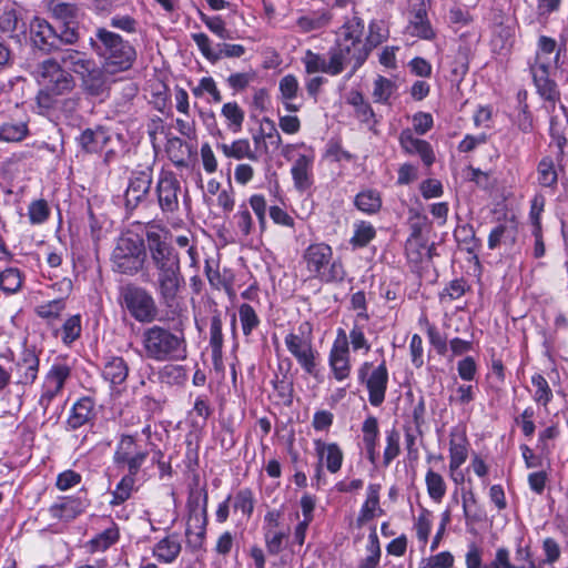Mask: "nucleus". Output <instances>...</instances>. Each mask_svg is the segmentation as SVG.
Listing matches in <instances>:
<instances>
[{
  "label": "nucleus",
  "mask_w": 568,
  "mask_h": 568,
  "mask_svg": "<svg viewBox=\"0 0 568 568\" xmlns=\"http://www.w3.org/2000/svg\"><path fill=\"white\" fill-rule=\"evenodd\" d=\"M152 169L144 168L133 170L128 179V186L124 192V207L128 212L134 211L140 204L146 201L152 185Z\"/></svg>",
  "instance_id": "nucleus-13"
},
{
  "label": "nucleus",
  "mask_w": 568,
  "mask_h": 568,
  "mask_svg": "<svg viewBox=\"0 0 568 568\" xmlns=\"http://www.w3.org/2000/svg\"><path fill=\"white\" fill-rule=\"evenodd\" d=\"M363 442L365 447L377 446L379 428L378 420L375 416H368L362 426Z\"/></svg>",
  "instance_id": "nucleus-57"
},
{
  "label": "nucleus",
  "mask_w": 568,
  "mask_h": 568,
  "mask_svg": "<svg viewBox=\"0 0 568 568\" xmlns=\"http://www.w3.org/2000/svg\"><path fill=\"white\" fill-rule=\"evenodd\" d=\"M396 89L395 83L382 75H378L374 81L373 98L377 103H388L389 98Z\"/></svg>",
  "instance_id": "nucleus-49"
},
{
  "label": "nucleus",
  "mask_w": 568,
  "mask_h": 568,
  "mask_svg": "<svg viewBox=\"0 0 568 568\" xmlns=\"http://www.w3.org/2000/svg\"><path fill=\"white\" fill-rule=\"evenodd\" d=\"M206 504L207 495L204 494L202 506L197 501L194 505H190L185 535L187 545L193 549L201 548L205 538L207 524Z\"/></svg>",
  "instance_id": "nucleus-15"
},
{
  "label": "nucleus",
  "mask_w": 568,
  "mask_h": 568,
  "mask_svg": "<svg viewBox=\"0 0 568 568\" xmlns=\"http://www.w3.org/2000/svg\"><path fill=\"white\" fill-rule=\"evenodd\" d=\"M118 302L138 323L152 324L158 320L159 308L155 298L143 286L135 283L121 285Z\"/></svg>",
  "instance_id": "nucleus-5"
},
{
  "label": "nucleus",
  "mask_w": 568,
  "mask_h": 568,
  "mask_svg": "<svg viewBox=\"0 0 568 568\" xmlns=\"http://www.w3.org/2000/svg\"><path fill=\"white\" fill-rule=\"evenodd\" d=\"M557 43L552 38L541 36L538 41V51L532 64L557 65L559 53L556 51Z\"/></svg>",
  "instance_id": "nucleus-34"
},
{
  "label": "nucleus",
  "mask_w": 568,
  "mask_h": 568,
  "mask_svg": "<svg viewBox=\"0 0 568 568\" xmlns=\"http://www.w3.org/2000/svg\"><path fill=\"white\" fill-rule=\"evenodd\" d=\"M39 357L34 348H23L19 359L14 364L17 383L22 385L32 384L39 373Z\"/></svg>",
  "instance_id": "nucleus-20"
},
{
  "label": "nucleus",
  "mask_w": 568,
  "mask_h": 568,
  "mask_svg": "<svg viewBox=\"0 0 568 568\" xmlns=\"http://www.w3.org/2000/svg\"><path fill=\"white\" fill-rule=\"evenodd\" d=\"M454 236L456 241L469 253H474L479 246L475 231L469 224L458 225L455 229Z\"/></svg>",
  "instance_id": "nucleus-45"
},
{
  "label": "nucleus",
  "mask_w": 568,
  "mask_h": 568,
  "mask_svg": "<svg viewBox=\"0 0 568 568\" xmlns=\"http://www.w3.org/2000/svg\"><path fill=\"white\" fill-rule=\"evenodd\" d=\"M376 235L374 226L365 221L355 223L354 235L351 239V244L354 247L366 246Z\"/></svg>",
  "instance_id": "nucleus-41"
},
{
  "label": "nucleus",
  "mask_w": 568,
  "mask_h": 568,
  "mask_svg": "<svg viewBox=\"0 0 568 568\" xmlns=\"http://www.w3.org/2000/svg\"><path fill=\"white\" fill-rule=\"evenodd\" d=\"M303 260L308 272L322 282L335 283L345 278L346 272L342 262L333 260L332 247L325 243L310 245L303 254Z\"/></svg>",
  "instance_id": "nucleus-6"
},
{
  "label": "nucleus",
  "mask_w": 568,
  "mask_h": 568,
  "mask_svg": "<svg viewBox=\"0 0 568 568\" xmlns=\"http://www.w3.org/2000/svg\"><path fill=\"white\" fill-rule=\"evenodd\" d=\"M89 506V501L81 497H64L61 503L53 504L49 511L52 518L72 520L82 514Z\"/></svg>",
  "instance_id": "nucleus-24"
},
{
  "label": "nucleus",
  "mask_w": 568,
  "mask_h": 568,
  "mask_svg": "<svg viewBox=\"0 0 568 568\" xmlns=\"http://www.w3.org/2000/svg\"><path fill=\"white\" fill-rule=\"evenodd\" d=\"M210 345L214 356H220L223 347L221 314L215 311L210 325Z\"/></svg>",
  "instance_id": "nucleus-48"
},
{
  "label": "nucleus",
  "mask_w": 568,
  "mask_h": 568,
  "mask_svg": "<svg viewBox=\"0 0 568 568\" xmlns=\"http://www.w3.org/2000/svg\"><path fill=\"white\" fill-rule=\"evenodd\" d=\"M31 40L36 48L44 53H51L59 50V40L57 30L47 21H37L31 29Z\"/></svg>",
  "instance_id": "nucleus-22"
},
{
  "label": "nucleus",
  "mask_w": 568,
  "mask_h": 568,
  "mask_svg": "<svg viewBox=\"0 0 568 568\" xmlns=\"http://www.w3.org/2000/svg\"><path fill=\"white\" fill-rule=\"evenodd\" d=\"M280 92L284 101H290L297 95L298 81L295 75L286 74L280 80Z\"/></svg>",
  "instance_id": "nucleus-62"
},
{
  "label": "nucleus",
  "mask_w": 568,
  "mask_h": 568,
  "mask_svg": "<svg viewBox=\"0 0 568 568\" xmlns=\"http://www.w3.org/2000/svg\"><path fill=\"white\" fill-rule=\"evenodd\" d=\"M399 143L403 150L408 154H418L426 166H430L435 161V155L430 144L417 139L409 130L402 131Z\"/></svg>",
  "instance_id": "nucleus-23"
},
{
  "label": "nucleus",
  "mask_w": 568,
  "mask_h": 568,
  "mask_svg": "<svg viewBox=\"0 0 568 568\" xmlns=\"http://www.w3.org/2000/svg\"><path fill=\"white\" fill-rule=\"evenodd\" d=\"M22 286V274L16 267H9L1 272L0 275V290L11 295L17 293Z\"/></svg>",
  "instance_id": "nucleus-38"
},
{
  "label": "nucleus",
  "mask_w": 568,
  "mask_h": 568,
  "mask_svg": "<svg viewBox=\"0 0 568 568\" xmlns=\"http://www.w3.org/2000/svg\"><path fill=\"white\" fill-rule=\"evenodd\" d=\"M193 41L197 45L203 57L212 63L217 62L222 58H240L245 53L242 44L217 43L216 48H212L211 40L205 33H193Z\"/></svg>",
  "instance_id": "nucleus-16"
},
{
  "label": "nucleus",
  "mask_w": 568,
  "mask_h": 568,
  "mask_svg": "<svg viewBox=\"0 0 568 568\" xmlns=\"http://www.w3.org/2000/svg\"><path fill=\"white\" fill-rule=\"evenodd\" d=\"M425 481L429 497L435 501H440L446 494V484L442 475L429 469Z\"/></svg>",
  "instance_id": "nucleus-47"
},
{
  "label": "nucleus",
  "mask_w": 568,
  "mask_h": 568,
  "mask_svg": "<svg viewBox=\"0 0 568 568\" xmlns=\"http://www.w3.org/2000/svg\"><path fill=\"white\" fill-rule=\"evenodd\" d=\"M239 317L242 332L245 336H250L261 323L255 310L247 303L239 307Z\"/></svg>",
  "instance_id": "nucleus-42"
},
{
  "label": "nucleus",
  "mask_w": 568,
  "mask_h": 568,
  "mask_svg": "<svg viewBox=\"0 0 568 568\" xmlns=\"http://www.w3.org/2000/svg\"><path fill=\"white\" fill-rule=\"evenodd\" d=\"M531 384L536 387L534 399L538 404L547 406L552 398V392L546 378L541 374H535L531 377Z\"/></svg>",
  "instance_id": "nucleus-52"
},
{
  "label": "nucleus",
  "mask_w": 568,
  "mask_h": 568,
  "mask_svg": "<svg viewBox=\"0 0 568 568\" xmlns=\"http://www.w3.org/2000/svg\"><path fill=\"white\" fill-rule=\"evenodd\" d=\"M59 45L60 44H74L80 39L79 29L71 23H63L59 31H57Z\"/></svg>",
  "instance_id": "nucleus-64"
},
{
  "label": "nucleus",
  "mask_w": 568,
  "mask_h": 568,
  "mask_svg": "<svg viewBox=\"0 0 568 568\" xmlns=\"http://www.w3.org/2000/svg\"><path fill=\"white\" fill-rule=\"evenodd\" d=\"M407 30L413 37L425 40H432L435 37V32L427 18V12L423 3L412 11Z\"/></svg>",
  "instance_id": "nucleus-29"
},
{
  "label": "nucleus",
  "mask_w": 568,
  "mask_h": 568,
  "mask_svg": "<svg viewBox=\"0 0 568 568\" xmlns=\"http://www.w3.org/2000/svg\"><path fill=\"white\" fill-rule=\"evenodd\" d=\"M201 20L207 27V29L217 36L222 40H233L235 39L234 33L226 29L224 20L220 16L209 17L201 12Z\"/></svg>",
  "instance_id": "nucleus-50"
},
{
  "label": "nucleus",
  "mask_w": 568,
  "mask_h": 568,
  "mask_svg": "<svg viewBox=\"0 0 568 568\" xmlns=\"http://www.w3.org/2000/svg\"><path fill=\"white\" fill-rule=\"evenodd\" d=\"M70 376L71 367L65 363H54L47 373L38 400L45 420L50 422L59 418L60 405L57 403V397L62 393Z\"/></svg>",
  "instance_id": "nucleus-8"
},
{
  "label": "nucleus",
  "mask_w": 568,
  "mask_h": 568,
  "mask_svg": "<svg viewBox=\"0 0 568 568\" xmlns=\"http://www.w3.org/2000/svg\"><path fill=\"white\" fill-rule=\"evenodd\" d=\"M329 21L331 14L324 12L317 17H301L297 20V24L303 31L308 32L326 27Z\"/></svg>",
  "instance_id": "nucleus-59"
},
{
  "label": "nucleus",
  "mask_w": 568,
  "mask_h": 568,
  "mask_svg": "<svg viewBox=\"0 0 568 568\" xmlns=\"http://www.w3.org/2000/svg\"><path fill=\"white\" fill-rule=\"evenodd\" d=\"M135 478L131 476H123L112 493L111 505H121L126 501L134 489Z\"/></svg>",
  "instance_id": "nucleus-51"
},
{
  "label": "nucleus",
  "mask_w": 568,
  "mask_h": 568,
  "mask_svg": "<svg viewBox=\"0 0 568 568\" xmlns=\"http://www.w3.org/2000/svg\"><path fill=\"white\" fill-rule=\"evenodd\" d=\"M94 400L84 396L78 399L68 417L67 424L70 429H78L94 418Z\"/></svg>",
  "instance_id": "nucleus-26"
},
{
  "label": "nucleus",
  "mask_w": 568,
  "mask_h": 568,
  "mask_svg": "<svg viewBox=\"0 0 568 568\" xmlns=\"http://www.w3.org/2000/svg\"><path fill=\"white\" fill-rule=\"evenodd\" d=\"M517 233L516 222L514 220H505L491 230L488 236V247L494 250L501 243L513 244Z\"/></svg>",
  "instance_id": "nucleus-32"
},
{
  "label": "nucleus",
  "mask_w": 568,
  "mask_h": 568,
  "mask_svg": "<svg viewBox=\"0 0 568 568\" xmlns=\"http://www.w3.org/2000/svg\"><path fill=\"white\" fill-rule=\"evenodd\" d=\"M119 539V530L116 527H111L103 530L97 537L91 539L90 544L92 550L94 551H103L108 549L110 546L115 544Z\"/></svg>",
  "instance_id": "nucleus-54"
},
{
  "label": "nucleus",
  "mask_w": 568,
  "mask_h": 568,
  "mask_svg": "<svg viewBox=\"0 0 568 568\" xmlns=\"http://www.w3.org/2000/svg\"><path fill=\"white\" fill-rule=\"evenodd\" d=\"M315 450L318 457V464L316 467V477L320 479L322 474V467L325 465L326 469L335 474L337 473L343 464L344 454L341 447L336 443H324L321 439L314 440Z\"/></svg>",
  "instance_id": "nucleus-17"
},
{
  "label": "nucleus",
  "mask_w": 568,
  "mask_h": 568,
  "mask_svg": "<svg viewBox=\"0 0 568 568\" xmlns=\"http://www.w3.org/2000/svg\"><path fill=\"white\" fill-rule=\"evenodd\" d=\"M357 377L366 386L371 405L381 406L385 400L389 378L385 359L374 368L371 362H364L357 371Z\"/></svg>",
  "instance_id": "nucleus-11"
},
{
  "label": "nucleus",
  "mask_w": 568,
  "mask_h": 568,
  "mask_svg": "<svg viewBox=\"0 0 568 568\" xmlns=\"http://www.w3.org/2000/svg\"><path fill=\"white\" fill-rule=\"evenodd\" d=\"M234 508L244 515L251 516L254 509V498L251 489L245 488L237 491L234 499Z\"/></svg>",
  "instance_id": "nucleus-60"
},
{
  "label": "nucleus",
  "mask_w": 568,
  "mask_h": 568,
  "mask_svg": "<svg viewBox=\"0 0 568 568\" xmlns=\"http://www.w3.org/2000/svg\"><path fill=\"white\" fill-rule=\"evenodd\" d=\"M29 134V128L24 122L3 123L0 125V141L20 142Z\"/></svg>",
  "instance_id": "nucleus-39"
},
{
  "label": "nucleus",
  "mask_w": 568,
  "mask_h": 568,
  "mask_svg": "<svg viewBox=\"0 0 568 568\" xmlns=\"http://www.w3.org/2000/svg\"><path fill=\"white\" fill-rule=\"evenodd\" d=\"M538 182L545 187H552L557 184L558 174L554 161L550 158H544L537 168Z\"/></svg>",
  "instance_id": "nucleus-44"
},
{
  "label": "nucleus",
  "mask_w": 568,
  "mask_h": 568,
  "mask_svg": "<svg viewBox=\"0 0 568 568\" xmlns=\"http://www.w3.org/2000/svg\"><path fill=\"white\" fill-rule=\"evenodd\" d=\"M146 257L145 240L122 236L116 242L111 261L115 272L133 276L143 268Z\"/></svg>",
  "instance_id": "nucleus-7"
},
{
  "label": "nucleus",
  "mask_w": 568,
  "mask_h": 568,
  "mask_svg": "<svg viewBox=\"0 0 568 568\" xmlns=\"http://www.w3.org/2000/svg\"><path fill=\"white\" fill-rule=\"evenodd\" d=\"M551 69H555V67L530 64V72L537 88V92L542 99L555 103L559 99L560 94L557 89V84L549 78Z\"/></svg>",
  "instance_id": "nucleus-21"
},
{
  "label": "nucleus",
  "mask_w": 568,
  "mask_h": 568,
  "mask_svg": "<svg viewBox=\"0 0 568 568\" xmlns=\"http://www.w3.org/2000/svg\"><path fill=\"white\" fill-rule=\"evenodd\" d=\"M81 335L80 315L70 316L62 325V342L65 345L72 344Z\"/></svg>",
  "instance_id": "nucleus-55"
},
{
  "label": "nucleus",
  "mask_w": 568,
  "mask_h": 568,
  "mask_svg": "<svg viewBox=\"0 0 568 568\" xmlns=\"http://www.w3.org/2000/svg\"><path fill=\"white\" fill-rule=\"evenodd\" d=\"M158 202L163 213H174L179 210L181 183L172 171H163L155 187Z\"/></svg>",
  "instance_id": "nucleus-14"
},
{
  "label": "nucleus",
  "mask_w": 568,
  "mask_h": 568,
  "mask_svg": "<svg viewBox=\"0 0 568 568\" xmlns=\"http://www.w3.org/2000/svg\"><path fill=\"white\" fill-rule=\"evenodd\" d=\"M52 13L63 23H71L77 18L78 8L72 3L60 2L52 7Z\"/></svg>",
  "instance_id": "nucleus-61"
},
{
  "label": "nucleus",
  "mask_w": 568,
  "mask_h": 568,
  "mask_svg": "<svg viewBox=\"0 0 568 568\" xmlns=\"http://www.w3.org/2000/svg\"><path fill=\"white\" fill-rule=\"evenodd\" d=\"M364 21L358 17H353L344 22L336 33L335 44L329 48L328 54L336 59L342 73L346 65L351 64L352 70L347 75L351 79L355 72L364 64L369 53L368 48L363 41Z\"/></svg>",
  "instance_id": "nucleus-3"
},
{
  "label": "nucleus",
  "mask_w": 568,
  "mask_h": 568,
  "mask_svg": "<svg viewBox=\"0 0 568 568\" xmlns=\"http://www.w3.org/2000/svg\"><path fill=\"white\" fill-rule=\"evenodd\" d=\"M106 73L103 64H92L79 77L82 91L90 97H102L109 90Z\"/></svg>",
  "instance_id": "nucleus-18"
},
{
  "label": "nucleus",
  "mask_w": 568,
  "mask_h": 568,
  "mask_svg": "<svg viewBox=\"0 0 568 568\" xmlns=\"http://www.w3.org/2000/svg\"><path fill=\"white\" fill-rule=\"evenodd\" d=\"M467 439L464 433L454 430L449 440V468L452 471L458 469L467 459Z\"/></svg>",
  "instance_id": "nucleus-31"
},
{
  "label": "nucleus",
  "mask_w": 568,
  "mask_h": 568,
  "mask_svg": "<svg viewBox=\"0 0 568 568\" xmlns=\"http://www.w3.org/2000/svg\"><path fill=\"white\" fill-rule=\"evenodd\" d=\"M400 434L399 432L393 427L389 430H386V447L384 449L383 455V464L384 466H388L400 453Z\"/></svg>",
  "instance_id": "nucleus-46"
},
{
  "label": "nucleus",
  "mask_w": 568,
  "mask_h": 568,
  "mask_svg": "<svg viewBox=\"0 0 568 568\" xmlns=\"http://www.w3.org/2000/svg\"><path fill=\"white\" fill-rule=\"evenodd\" d=\"M28 216L31 224H42L50 216V209L45 200L32 201L28 206Z\"/></svg>",
  "instance_id": "nucleus-53"
},
{
  "label": "nucleus",
  "mask_w": 568,
  "mask_h": 568,
  "mask_svg": "<svg viewBox=\"0 0 568 568\" xmlns=\"http://www.w3.org/2000/svg\"><path fill=\"white\" fill-rule=\"evenodd\" d=\"M89 44L111 74L129 70L136 59V51L129 41L103 27L90 37Z\"/></svg>",
  "instance_id": "nucleus-4"
},
{
  "label": "nucleus",
  "mask_w": 568,
  "mask_h": 568,
  "mask_svg": "<svg viewBox=\"0 0 568 568\" xmlns=\"http://www.w3.org/2000/svg\"><path fill=\"white\" fill-rule=\"evenodd\" d=\"M484 550L475 542L468 545L465 555V562L467 568H489V565L483 562Z\"/></svg>",
  "instance_id": "nucleus-63"
},
{
  "label": "nucleus",
  "mask_w": 568,
  "mask_h": 568,
  "mask_svg": "<svg viewBox=\"0 0 568 568\" xmlns=\"http://www.w3.org/2000/svg\"><path fill=\"white\" fill-rule=\"evenodd\" d=\"M219 149L222 150L226 158L257 160L255 152L251 149V144L246 139L235 140L231 144L222 143L219 145Z\"/></svg>",
  "instance_id": "nucleus-36"
},
{
  "label": "nucleus",
  "mask_w": 568,
  "mask_h": 568,
  "mask_svg": "<svg viewBox=\"0 0 568 568\" xmlns=\"http://www.w3.org/2000/svg\"><path fill=\"white\" fill-rule=\"evenodd\" d=\"M148 457L149 452L139 449L133 436L122 435L116 445L113 462L118 468L126 469L125 476L135 478Z\"/></svg>",
  "instance_id": "nucleus-12"
},
{
  "label": "nucleus",
  "mask_w": 568,
  "mask_h": 568,
  "mask_svg": "<svg viewBox=\"0 0 568 568\" xmlns=\"http://www.w3.org/2000/svg\"><path fill=\"white\" fill-rule=\"evenodd\" d=\"M264 536L268 554L277 555L283 549V541L287 538L288 531L266 529Z\"/></svg>",
  "instance_id": "nucleus-58"
},
{
  "label": "nucleus",
  "mask_w": 568,
  "mask_h": 568,
  "mask_svg": "<svg viewBox=\"0 0 568 568\" xmlns=\"http://www.w3.org/2000/svg\"><path fill=\"white\" fill-rule=\"evenodd\" d=\"M379 490L381 485L378 484H371L367 487V498L366 501L363 504L356 520L358 527L363 526L365 523L374 518L375 510L379 505Z\"/></svg>",
  "instance_id": "nucleus-35"
},
{
  "label": "nucleus",
  "mask_w": 568,
  "mask_h": 568,
  "mask_svg": "<svg viewBox=\"0 0 568 568\" xmlns=\"http://www.w3.org/2000/svg\"><path fill=\"white\" fill-rule=\"evenodd\" d=\"M221 113L229 121L227 126L232 132L237 133L242 130L245 114L236 102L225 103Z\"/></svg>",
  "instance_id": "nucleus-40"
},
{
  "label": "nucleus",
  "mask_w": 568,
  "mask_h": 568,
  "mask_svg": "<svg viewBox=\"0 0 568 568\" xmlns=\"http://www.w3.org/2000/svg\"><path fill=\"white\" fill-rule=\"evenodd\" d=\"M328 60L320 53H314L311 50H307L303 62L305 64V71L311 73L323 72L329 75H338L341 74L339 68H337L338 63H336V59H333L332 54H328Z\"/></svg>",
  "instance_id": "nucleus-28"
},
{
  "label": "nucleus",
  "mask_w": 568,
  "mask_h": 568,
  "mask_svg": "<svg viewBox=\"0 0 568 568\" xmlns=\"http://www.w3.org/2000/svg\"><path fill=\"white\" fill-rule=\"evenodd\" d=\"M312 163V158L305 154H301L292 166L291 173L294 180V185L300 191H305L312 185V179L310 174Z\"/></svg>",
  "instance_id": "nucleus-33"
},
{
  "label": "nucleus",
  "mask_w": 568,
  "mask_h": 568,
  "mask_svg": "<svg viewBox=\"0 0 568 568\" xmlns=\"http://www.w3.org/2000/svg\"><path fill=\"white\" fill-rule=\"evenodd\" d=\"M144 236L149 265L156 273V293L161 303L171 308L184 285L179 253L171 244L170 232L164 227L148 224Z\"/></svg>",
  "instance_id": "nucleus-1"
},
{
  "label": "nucleus",
  "mask_w": 568,
  "mask_h": 568,
  "mask_svg": "<svg viewBox=\"0 0 568 568\" xmlns=\"http://www.w3.org/2000/svg\"><path fill=\"white\" fill-rule=\"evenodd\" d=\"M37 80L55 95H63L75 88V79L61 63L53 59H45L37 67Z\"/></svg>",
  "instance_id": "nucleus-10"
},
{
  "label": "nucleus",
  "mask_w": 568,
  "mask_h": 568,
  "mask_svg": "<svg viewBox=\"0 0 568 568\" xmlns=\"http://www.w3.org/2000/svg\"><path fill=\"white\" fill-rule=\"evenodd\" d=\"M354 205L363 213L375 214L382 207L381 194L375 190H364L355 196Z\"/></svg>",
  "instance_id": "nucleus-37"
},
{
  "label": "nucleus",
  "mask_w": 568,
  "mask_h": 568,
  "mask_svg": "<svg viewBox=\"0 0 568 568\" xmlns=\"http://www.w3.org/2000/svg\"><path fill=\"white\" fill-rule=\"evenodd\" d=\"M312 325L303 322L297 332H290L285 336V345L302 368L310 375L316 374V352L312 344Z\"/></svg>",
  "instance_id": "nucleus-9"
},
{
  "label": "nucleus",
  "mask_w": 568,
  "mask_h": 568,
  "mask_svg": "<svg viewBox=\"0 0 568 568\" xmlns=\"http://www.w3.org/2000/svg\"><path fill=\"white\" fill-rule=\"evenodd\" d=\"M338 335H342L343 339H337L334 343L329 354V366L334 377L337 381H344L349 376L351 372L349 349L345 332L339 329Z\"/></svg>",
  "instance_id": "nucleus-19"
},
{
  "label": "nucleus",
  "mask_w": 568,
  "mask_h": 568,
  "mask_svg": "<svg viewBox=\"0 0 568 568\" xmlns=\"http://www.w3.org/2000/svg\"><path fill=\"white\" fill-rule=\"evenodd\" d=\"M110 135L108 132L98 126L95 129H85L77 138V142L81 150L85 153H98L109 143Z\"/></svg>",
  "instance_id": "nucleus-27"
},
{
  "label": "nucleus",
  "mask_w": 568,
  "mask_h": 568,
  "mask_svg": "<svg viewBox=\"0 0 568 568\" xmlns=\"http://www.w3.org/2000/svg\"><path fill=\"white\" fill-rule=\"evenodd\" d=\"M433 246L428 247L426 244L419 242L417 231L415 230L412 236L406 242V253L412 262L418 263L423 260L424 255L432 257Z\"/></svg>",
  "instance_id": "nucleus-43"
},
{
  "label": "nucleus",
  "mask_w": 568,
  "mask_h": 568,
  "mask_svg": "<svg viewBox=\"0 0 568 568\" xmlns=\"http://www.w3.org/2000/svg\"><path fill=\"white\" fill-rule=\"evenodd\" d=\"M129 376V365L121 356L109 357L102 369V377L110 383L112 389L125 383Z\"/></svg>",
  "instance_id": "nucleus-25"
},
{
  "label": "nucleus",
  "mask_w": 568,
  "mask_h": 568,
  "mask_svg": "<svg viewBox=\"0 0 568 568\" xmlns=\"http://www.w3.org/2000/svg\"><path fill=\"white\" fill-rule=\"evenodd\" d=\"M466 288L467 284L464 278L453 280L439 294V298L443 303L458 300L465 294Z\"/></svg>",
  "instance_id": "nucleus-56"
},
{
  "label": "nucleus",
  "mask_w": 568,
  "mask_h": 568,
  "mask_svg": "<svg viewBox=\"0 0 568 568\" xmlns=\"http://www.w3.org/2000/svg\"><path fill=\"white\" fill-rule=\"evenodd\" d=\"M142 355L150 361L179 362L187 356V343L184 331L173 329L160 324L146 326L141 332Z\"/></svg>",
  "instance_id": "nucleus-2"
},
{
  "label": "nucleus",
  "mask_w": 568,
  "mask_h": 568,
  "mask_svg": "<svg viewBox=\"0 0 568 568\" xmlns=\"http://www.w3.org/2000/svg\"><path fill=\"white\" fill-rule=\"evenodd\" d=\"M181 552V542L176 535H170L161 539L153 547V556L164 564L173 562Z\"/></svg>",
  "instance_id": "nucleus-30"
}]
</instances>
